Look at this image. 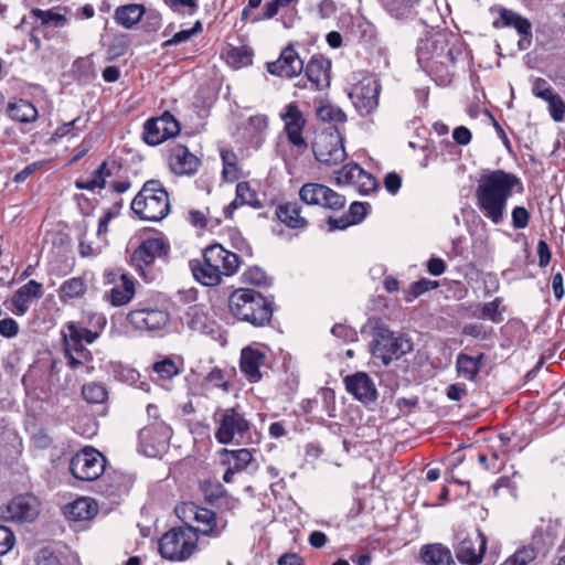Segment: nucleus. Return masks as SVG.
<instances>
[{"label": "nucleus", "mask_w": 565, "mask_h": 565, "mask_svg": "<svg viewBox=\"0 0 565 565\" xmlns=\"http://www.w3.org/2000/svg\"><path fill=\"white\" fill-rule=\"evenodd\" d=\"M518 184L520 179L515 174L501 169L481 174L475 198L482 215L495 225L501 224L507 215L508 199Z\"/></svg>", "instance_id": "1"}, {"label": "nucleus", "mask_w": 565, "mask_h": 565, "mask_svg": "<svg viewBox=\"0 0 565 565\" xmlns=\"http://www.w3.org/2000/svg\"><path fill=\"white\" fill-rule=\"evenodd\" d=\"M228 308L237 320L260 328L271 321L274 297H265L250 288H238L230 295Z\"/></svg>", "instance_id": "2"}, {"label": "nucleus", "mask_w": 565, "mask_h": 565, "mask_svg": "<svg viewBox=\"0 0 565 565\" xmlns=\"http://www.w3.org/2000/svg\"><path fill=\"white\" fill-rule=\"evenodd\" d=\"M213 422L216 425L214 437L221 445L248 444L252 439L254 425L238 404L226 408L217 407Z\"/></svg>", "instance_id": "3"}, {"label": "nucleus", "mask_w": 565, "mask_h": 565, "mask_svg": "<svg viewBox=\"0 0 565 565\" xmlns=\"http://www.w3.org/2000/svg\"><path fill=\"white\" fill-rule=\"evenodd\" d=\"M130 209L142 221L159 222L170 212L168 191L159 180H148L134 198Z\"/></svg>", "instance_id": "4"}, {"label": "nucleus", "mask_w": 565, "mask_h": 565, "mask_svg": "<svg viewBox=\"0 0 565 565\" xmlns=\"http://www.w3.org/2000/svg\"><path fill=\"white\" fill-rule=\"evenodd\" d=\"M465 44L462 40L450 32H438L430 38L422 39L417 45V61L443 62L457 64L463 56Z\"/></svg>", "instance_id": "5"}, {"label": "nucleus", "mask_w": 565, "mask_h": 565, "mask_svg": "<svg viewBox=\"0 0 565 565\" xmlns=\"http://www.w3.org/2000/svg\"><path fill=\"white\" fill-rule=\"evenodd\" d=\"M372 337L371 354L385 366L413 351V342L408 337L396 334L380 320L372 328Z\"/></svg>", "instance_id": "6"}, {"label": "nucleus", "mask_w": 565, "mask_h": 565, "mask_svg": "<svg viewBox=\"0 0 565 565\" xmlns=\"http://www.w3.org/2000/svg\"><path fill=\"white\" fill-rule=\"evenodd\" d=\"M198 548V531L194 526H177L166 532L159 540V554L170 562H184Z\"/></svg>", "instance_id": "7"}, {"label": "nucleus", "mask_w": 565, "mask_h": 565, "mask_svg": "<svg viewBox=\"0 0 565 565\" xmlns=\"http://www.w3.org/2000/svg\"><path fill=\"white\" fill-rule=\"evenodd\" d=\"M312 151L316 160L328 167L339 164L347 158L343 136L335 126L329 127L316 136Z\"/></svg>", "instance_id": "8"}, {"label": "nucleus", "mask_w": 565, "mask_h": 565, "mask_svg": "<svg viewBox=\"0 0 565 565\" xmlns=\"http://www.w3.org/2000/svg\"><path fill=\"white\" fill-rule=\"evenodd\" d=\"M169 253L170 243L166 237H149L143 239L131 254V265L146 280H151L152 275L148 270L157 258L167 260Z\"/></svg>", "instance_id": "9"}, {"label": "nucleus", "mask_w": 565, "mask_h": 565, "mask_svg": "<svg viewBox=\"0 0 565 565\" xmlns=\"http://www.w3.org/2000/svg\"><path fill=\"white\" fill-rule=\"evenodd\" d=\"M106 463L107 460L100 451L86 446L72 457L70 471L78 480L94 481L105 472Z\"/></svg>", "instance_id": "10"}, {"label": "nucleus", "mask_w": 565, "mask_h": 565, "mask_svg": "<svg viewBox=\"0 0 565 565\" xmlns=\"http://www.w3.org/2000/svg\"><path fill=\"white\" fill-rule=\"evenodd\" d=\"M381 89L380 79L372 75L364 76L353 85L349 97L361 116H367L377 108Z\"/></svg>", "instance_id": "11"}, {"label": "nucleus", "mask_w": 565, "mask_h": 565, "mask_svg": "<svg viewBox=\"0 0 565 565\" xmlns=\"http://www.w3.org/2000/svg\"><path fill=\"white\" fill-rule=\"evenodd\" d=\"M181 131L179 120L168 110L159 117H152L145 121L142 140L148 146H158L166 140L178 136Z\"/></svg>", "instance_id": "12"}, {"label": "nucleus", "mask_w": 565, "mask_h": 565, "mask_svg": "<svg viewBox=\"0 0 565 565\" xmlns=\"http://www.w3.org/2000/svg\"><path fill=\"white\" fill-rule=\"evenodd\" d=\"M454 546L457 559L466 565H479L487 550V537L480 529L473 532H460Z\"/></svg>", "instance_id": "13"}, {"label": "nucleus", "mask_w": 565, "mask_h": 565, "mask_svg": "<svg viewBox=\"0 0 565 565\" xmlns=\"http://www.w3.org/2000/svg\"><path fill=\"white\" fill-rule=\"evenodd\" d=\"M299 198L305 204L319 205L332 211H340L347 204L344 195L315 182L305 183L299 190Z\"/></svg>", "instance_id": "14"}, {"label": "nucleus", "mask_w": 565, "mask_h": 565, "mask_svg": "<svg viewBox=\"0 0 565 565\" xmlns=\"http://www.w3.org/2000/svg\"><path fill=\"white\" fill-rule=\"evenodd\" d=\"M172 430L163 422H153L139 430V447L142 454L148 457H158L168 447Z\"/></svg>", "instance_id": "15"}, {"label": "nucleus", "mask_w": 565, "mask_h": 565, "mask_svg": "<svg viewBox=\"0 0 565 565\" xmlns=\"http://www.w3.org/2000/svg\"><path fill=\"white\" fill-rule=\"evenodd\" d=\"M128 322L138 330L154 331L166 327L170 315L166 309L152 307L147 302H139L137 307L127 315Z\"/></svg>", "instance_id": "16"}, {"label": "nucleus", "mask_w": 565, "mask_h": 565, "mask_svg": "<svg viewBox=\"0 0 565 565\" xmlns=\"http://www.w3.org/2000/svg\"><path fill=\"white\" fill-rule=\"evenodd\" d=\"M279 116L284 121V131L288 142L299 150L307 149L308 142L302 136L307 119L298 104L296 102L287 104Z\"/></svg>", "instance_id": "17"}, {"label": "nucleus", "mask_w": 565, "mask_h": 565, "mask_svg": "<svg viewBox=\"0 0 565 565\" xmlns=\"http://www.w3.org/2000/svg\"><path fill=\"white\" fill-rule=\"evenodd\" d=\"M345 390L364 405L376 402L379 392L372 377L365 372H355L343 380Z\"/></svg>", "instance_id": "18"}, {"label": "nucleus", "mask_w": 565, "mask_h": 565, "mask_svg": "<svg viewBox=\"0 0 565 565\" xmlns=\"http://www.w3.org/2000/svg\"><path fill=\"white\" fill-rule=\"evenodd\" d=\"M40 501L31 493L12 498L6 507L8 518L18 523L33 522L40 513Z\"/></svg>", "instance_id": "19"}, {"label": "nucleus", "mask_w": 565, "mask_h": 565, "mask_svg": "<svg viewBox=\"0 0 565 565\" xmlns=\"http://www.w3.org/2000/svg\"><path fill=\"white\" fill-rule=\"evenodd\" d=\"M303 70V61L299 57L292 44H288L275 62L267 63V72L271 75L292 78Z\"/></svg>", "instance_id": "20"}, {"label": "nucleus", "mask_w": 565, "mask_h": 565, "mask_svg": "<svg viewBox=\"0 0 565 565\" xmlns=\"http://www.w3.org/2000/svg\"><path fill=\"white\" fill-rule=\"evenodd\" d=\"M302 71H305V77L310 84V89L322 90L330 86L331 62L328 58L312 56Z\"/></svg>", "instance_id": "21"}, {"label": "nucleus", "mask_w": 565, "mask_h": 565, "mask_svg": "<svg viewBox=\"0 0 565 565\" xmlns=\"http://www.w3.org/2000/svg\"><path fill=\"white\" fill-rule=\"evenodd\" d=\"M169 166L175 174L192 175L201 166V160L188 147L178 143L169 150Z\"/></svg>", "instance_id": "22"}, {"label": "nucleus", "mask_w": 565, "mask_h": 565, "mask_svg": "<svg viewBox=\"0 0 565 565\" xmlns=\"http://www.w3.org/2000/svg\"><path fill=\"white\" fill-rule=\"evenodd\" d=\"M182 322L192 331L214 337L218 333L220 327L210 319L203 305L190 306L182 318Z\"/></svg>", "instance_id": "23"}, {"label": "nucleus", "mask_w": 565, "mask_h": 565, "mask_svg": "<svg viewBox=\"0 0 565 565\" xmlns=\"http://www.w3.org/2000/svg\"><path fill=\"white\" fill-rule=\"evenodd\" d=\"M265 359L264 352L249 345L241 351V372L250 383H257L262 380L259 367L264 364Z\"/></svg>", "instance_id": "24"}, {"label": "nucleus", "mask_w": 565, "mask_h": 565, "mask_svg": "<svg viewBox=\"0 0 565 565\" xmlns=\"http://www.w3.org/2000/svg\"><path fill=\"white\" fill-rule=\"evenodd\" d=\"M422 0H377L380 6L394 19L413 20L418 13Z\"/></svg>", "instance_id": "25"}, {"label": "nucleus", "mask_w": 565, "mask_h": 565, "mask_svg": "<svg viewBox=\"0 0 565 565\" xmlns=\"http://www.w3.org/2000/svg\"><path fill=\"white\" fill-rule=\"evenodd\" d=\"M276 217L291 230H306L309 222L301 216V206L296 202H285L275 210Z\"/></svg>", "instance_id": "26"}, {"label": "nucleus", "mask_w": 565, "mask_h": 565, "mask_svg": "<svg viewBox=\"0 0 565 565\" xmlns=\"http://www.w3.org/2000/svg\"><path fill=\"white\" fill-rule=\"evenodd\" d=\"M494 29L513 28L520 35H529L532 30L531 21L518 12L501 7L499 9V19L492 23Z\"/></svg>", "instance_id": "27"}, {"label": "nucleus", "mask_w": 565, "mask_h": 565, "mask_svg": "<svg viewBox=\"0 0 565 565\" xmlns=\"http://www.w3.org/2000/svg\"><path fill=\"white\" fill-rule=\"evenodd\" d=\"M494 29L513 28L520 35H529L532 30L531 21L518 12L501 7L499 9V19L492 23Z\"/></svg>", "instance_id": "28"}, {"label": "nucleus", "mask_w": 565, "mask_h": 565, "mask_svg": "<svg viewBox=\"0 0 565 565\" xmlns=\"http://www.w3.org/2000/svg\"><path fill=\"white\" fill-rule=\"evenodd\" d=\"M189 268L193 278L203 286L213 287L221 282V271L211 263L203 259H191Z\"/></svg>", "instance_id": "29"}, {"label": "nucleus", "mask_w": 565, "mask_h": 565, "mask_svg": "<svg viewBox=\"0 0 565 565\" xmlns=\"http://www.w3.org/2000/svg\"><path fill=\"white\" fill-rule=\"evenodd\" d=\"M92 319L94 320L95 330H90L85 327L77 326L74 322H70L67 324L70 332L68 340L79 343H93L99 337L100 331L106 327L107 320L103 315H94Z\"/></svg>", "instance_id": "30"}, {"label": "nucleus", "mask_w": 565, "mask_h": 565, "mask_svg": "<svg viewBox=\"0 0 565 565\" xmlns=\"http://www.w3.org/2000/svg\"><path fill=\"white\" fill-rule=\"evenodd\" d=\"M97 512L98 507L95 500L86 497L76 499L64 508V514L71 521L90 520Z\"/></svg>", "instance_id": "31"}, {"label": "nucleus", "mask_w": 565, "mask_h": 565, "mask_svg": "<svg viewBox=\"0 0 565 565\" xmlns=\"http://www.w3.org/2000/svg\"><path fill=\"white\" fill-rule=\"evenodd\" d=\"M418 64L437 85L447 86L452 83L456 73V64H447L431 60H427V62H418Z\"/></svg>", "instance_id": "32"}, {"label": "nucleus", "mask_w": 565, "mask_h": 565, "mask_svg": "<svg viewBox=\"0 0 565 565\" xmlns=\"http://www.w3.org/2000/svg\"><path fill=\"white\" fill-rule=\"evenodd\" d=\"M145 13L146 7L141 3L122 4L115 9L114 21L125 29H132L141 22Z\"/></svg>", "instance_id": "33"}, {"label": "nucleus", "mask_w": 565, "mask_h": 565, "mask_svg": "<svg viewBox=\"0 0 565 565\" xmlns=\"http://www.w3.org/2000/svg\"><path fill=\"white\" fill-rule=\"evenodd\" d=\"M193 522L199 523L201 526L194 527L200 534L204 536L218 537L225 529L223 525L217 524L216 513L207 508L199 507L198 513Z\"/></svg>", "instance_id": "34"}, {"label": "nucleus", "mask_w": 565, "mask_h": 565, "mask_svg": "<svg viewBox=\"0 0 565 565\" xmlns=\"http://www.w3.org/2000/svg\"><path fill=\"white\" fill-rule=\"evenodd\" d=\"M135 477L120 470H114L105 478L106 492L109 497H121L132 488Z\"/></svg>", "instance_id": "35"}, {"label": "nucleus", "mask_w": 565, "mask_h": 565, "mask_svg": "<svg viewBox=\"0 0 565 565\" xmlns=\"http://www.w3.org/2000/svg\"><path fill=\"white\" fill-rule=\"evenodd\" d=\"M120 285H116L106 294V298L115 307L128 303L135 296V279L128 274H120Z\"/></svg>", "instance_id": "36"}, {"label": "nucleus", "mask_w": 565, "mask_h": 565, "mask_svg": "<svg viewBox=\"0 0 565 565\" xmlns=\"http://www.w3.org/2000/svg\"><path fill=\"white\" fill-rule=\"evenodd\" d=\"M420 557L426 565H456L450 550L440 543L424 545Z\"/></svg>", "instance_id": "37"}, {"label": "nucleus", "mask_w": 565, "mask_h": 565, "mask_svg": "<svg viewBox=\"0 0 565 565\" xmlns=\"http://www.w3.org/2000/svg\"><path fill=\"white\" fill-rule=\"evenodd\" d=\"M183 367V359L178 355L164 356L152 364V371L158 380H171L179 375Z\"/></svg>", "instance_id": "38"}, {"label": "nucleus", "mask_w": 565, "mask_h": 565, "mask_svg": "<svg viewBox=\"0 0 565 565\" xmlns=\"http://www.w3.org/2000/svg\"><path fill=\"white\" fill-rule=\"evenodd\" d=\"M8 115L11 119L22 124L33 122L39 117L36 107L31 102L22 98L9 103Z\"/></svg>", "instance_id": "39"}, {"label": "nucleus", "mask_w": 565, "mask_h": 565, "mask_svg": "<svg viewBox=\"0 0 565 565\" xmlns=\"http://www.w3.org/2000/svg\"><path fill=\"white\" fill-rule=\"evenodd\" d=\"M131 46V35L128 33H117L113 36L110 43L107 46L106 60L114 62L117 58L124 56Z\"/></svg>", "instance_id": "40"}, {"label": "nucleus", "mask_w": 565, "mask_h": 565, "mask_svg": "<svg viewBox=\"0 0 565 565\" xmlns=\"http://www.w3.org/2000/svg\"><path fill=\"white\" fill-rule=\"evenodd\" d=\"M456 372L459 377L476 382L480 371L471 355L459 352L456 356Z\"/></svg>", "instance_id": "41"}, {"label": "nucleus", "mask_w": 565, "mask_h": 565, "mask_svg": "<svg viewBox=\"0 0 565 565\" xmlns=\"http://www.w3.org/2000/svg\"><path fill=\"white\" fill-rule=\"evenodd\" d=\"M85 280L81 277H73L65 280L58 289V298L62 302H66L70 299L79 298L86 292Z\"/></svg>", "instance_id": "42"}, {"label": "nucleus", "mask_w": 565, "mask_h": 565, "mask_svg": "<svg viewBox=\"0 0 565 565\" xmlns=\"http://www.w3.org/2000/svg\"><path fill=\"white\" fill-rule=\"evenodd\" d=\"M221 159L223 164L222 175L226 182H235L241 178L237 166V156L233 150H222Z\"/></svg>", "instance_id": "43"}, {"label": "nucleus", "mask_w": 565, "mask_h": 565, "mask_svg": "<svg viewBox=\"0 0 565 565\" xmlns=\"http://www.w3.org/2000/svg\"><path fill=\"white\" fill-rule=\"evenodd\" d=\"M82 396L89 404H103L108 399V391L103 383L89 382L83 385Z\"/></svg>", "instance_id": "44"}, {"label": "nucleus", "mask_w": 565, "mask_h": 565, "mask_svg": "<svg viewBox=\"0 0 565 565\" xmlns=\"http://www.w3.org/2000/svg\"><path fill=\"white\" fill-rule=\"evenodd\" d=\"M316 116L323 122L344 124L347 121V114L338 106L329 103L321 104L316 109Z\"/></svg>", "instance_id": "45"}, {"label": "nucleus", "mask_w": 565, "mask_h": 565, "mask_svg": "<svg viewBox=\"0 0 565 565\" xmlns=\"http://www.w3.org/2000/svg\"><path fill=\"white\" fill-rule=\"evenodd\" d=\"M73 73L77 82L89 83L96 77L93 60L90 57H78L73 64Z\"/></svg>", "instance_id": "46"}, {"label": "nucleus", "mask_w": 565, "mask_h": 565, "mask_svg": "<svg viewBox=\"0 0 565 565\" xmlns=\"http://www.w3.org/2000/svg\"><path fill=\"white\" fill-rule=\"evenodd\" d=\"M87 121V119L78 116L68 122H64L55 129L52 139L56 141L67 136L75 137L86 128Z\"/></svg>", "instance_id": "47"}, {"label": "nucleus", "mask_w": 565, "mask_h": 565, "mask_svg": "<svg viewBox=\"0 0 565 565\" xmlns=\"http://www.w3.org/2000/svg\"><path fill=\"white\" fill-rule=\"evenodd\" d=\"M242 279L244 284L256 287H270L273 282V279L267 276L266 271L258 266L246 269L242 275Z\"/></svg>", "instance_id": "48"}, {"label": "nucleus", "mask_w": 565, "mask_h": 565, "mask_svg": "<svg viewBox=\"0 0 565 565\" xmlns=\"http://www.w3.org/2000/svg\"><path fill=\"white\" fill-rule=\"evenodd\" d=\"M502 303V298L497 297L492 301L480 305V312L475 313L476 317L484 320H490L493 323L503 321L502 312L499 310Z\"/></svg>", "instance_id": "49"}, {"label": "nucleus", "mask_w": 565, "mask_h": 565, "mask_svg": "<svg viewBox=\"0 0 565 565\" xmlns=\"http://www.w3.org/2000/svg\"><path fill=\"white\" fill-rule=\"evenodd\" d=\"M337 174L338 185H349L351 183H355L360 175H364V169H362L358 163L351 162L344 164Z\"/></svg>", "instance_id": "50"}, {"label": "nucleus", "mask_w": 565, "mask_h": 565, "mask_svg": "<svg viewBox=\"0 0 565 565\" xmlns=\"http://www.w3.org/2000/svg\"><path fill=\"white\" fill-rule=\"evenodd\" d=\"M33 17L41 21L43 25H52L54 28H63L67 24L65 15L54 12L53 10L33 9Z\"/></svg>", "instance_id": "51"}, {"label": "nucleus", "mask_w": 565, "mask_h": 565, "mask_svg": "<svg viewBox=\"0 0 565 565\" xmlns=\"http://www.w3.org/2000/svg\"><path fill=\"white\" fill-rule=\"evenodd\" d=\"M438 286V281L430 280L427 278H422L417 281H414L405 294V301L412 302L414 299L418 298L419 296L429 290L436 289Z\"/></svg>", "instance_id": "52"}, {"label": "nucleus", "mask_w": 565, "mask_h": 565, "mask_svg": "<svg viewBox=\"0 0 565 565\" xmlns=\"http://www.w3.org/2000/svg\"><path fill=\"white\" fill-rule=\"evenodd\" d=\"M236 198L239 200V204L250 205L259 207V202L256 198V192L250 189V185L246 181L238 182L236 185Z\"/></svg>", "instance_id": "53"}, {"label": "nucleus", "mask_w": 565, "mask_h": 565, "mask_svg": "<svg viewBox=\"0 0 565 565\" xmlns=\"http://www.w3.org/2000/svg\"><path fill=\"white\" fill-rule=\"evenodd\" d=\"M202 32V23L201 21H196L193 26L189 30H181L177 32L171 39L164 41L162 43V47H170L183 42L189 41L193 35H196Z\"/></svg>", "instance_id": "54"}, {"label": "nucleus", "mask_w": 565, "mask_h": 565, "mask_svg": "<svg viewBox=\"0 0 565 565\" xmlns=\"http://www.w3.org/2000/svg\"><path fill=\"white\" fill-rule=\"evenodd\" d=\"M199 507L200 505L194 502H182L175 505L174 512L177 516L184 523V526H192L191 522H193L196 518L195 515L198 513Z\"/></svg>", "instance_id": "55"}, {"label": "nucleus", "mask_w": 565, "mask_h": 565, "mask_svg": "<svg viewBox=\"0 0 565 565\" xmlns=\"http://www.w3.org/2000/svg\"><path fill=\"white\" fill-rule=\"evenodd\" d=\"M224 452L231 455L233 462H230L234 469L241 471L245 469L252 461L253 455L249 449L241 448L236 450L224 449Z\"/></svg>", "instance_id": "56"}, {"label": "nucleus", "mask_w": 565, "mask_h": 565, "mask_svg": "<svg viewBox=\"0 0 565 565\" xmlns=\"http://www.w3.org/2000/svg\"><path fill=\"white\" fill-rule=\"evenodd\" d=\"M227 62L235 66L241 67L252 63V54L246 47H231L227 51Z\"/></svg>", "instance_id": "57"}, {"label": "nucleus", "mask_w": 565, "mask_h": 565, "mask_svg": "<svg viewBox=\"0 0 565 565\" xmlns=\"http://www.w3.org/2000/svg\"><path fill=\"white\" fill-rule=\"evenodd\" d=\"M141 23L146 33H154L161 28V13L158 10L146 8V13L143 14Z\"/></svg>", "instance_id": "58"}, {"label": "nucleus", "mask_w": 565, "mask_h": 565, "mask_svg": "<svg viewBox=\"0 0 565 565\" xmlns=\"http://www.w3.org/2000/svg\"><path fill=\"white\" fill-rule=\"evenodd\" d=\"M545 102L548 104L551 118L556 122L563 121L565 117V102L562 97L555 93Z\"/></svg>", "instance_id": "59"}, {"label": "nucleus", "mask_w": 565, "mask_h": 565, "mask_svg": "<svg viewBox=\"0 0 565 565\" xmlns=\"http://www.w3.org/2000/svg\"><path fill=\"white\" fill-rule=\"evenodd\" d=\"M531 547H543L542 554L540 556H545L550 548L553 546V535L550 532H544L543 530H535L532 535V541L530 543Z\"/></svg>", "instance_id": "60"}, {"label": "nucleus", "mask_w": 565, "mask_h": 565, "mask_svg": "<svg viewBox=\"0 0 565 565\" xmlns=\"http://www.w3.org/2000/svg\"><path fill=\"white\" fill-rule=\"evenodd\" d=\"M206 383L212 384L214 387L222 388L224 392H228L232 384L225 380V373L222 369L213 367L204 377Z\"/></svg>", "instance_id": "61"}, {"label": "nucleus", "mask_w": 565, "mask_h": 565, "mask_svg": "<svg viewBox=\"0 0 565 565\" xmlns=\"http://www.w3.org/2000/svg\"><path fill=\"white\" fill-rule=\"evenodd\" d=\"M224 257L222 264L220 265L221 276H232L234 275L239 267V257L230 250H224Z\"/></svg>", "instance_id": "62"}, {"label": "nucleus", "mask_w": 565, "mask_h": 565, "mask_svg": "<svg viewBox=\"0 0 565 565\" xmlns=\"http://www.w3.org/2000/svg\"><path fill=\"white\" fill-rule=\"evenodd\" d=\"M367 209H370L369 203L355 201L351 203L348 213H345L347 217L353 222V225L360 224L365 216L367 215Z\"/></svg>", "instance_id": "63"}, {"label": "nucleus", "mask_w": 565, "mask_h": 565, "mask_svg": "<svg viewBox=\"0 0 565 565\" xmlns=\"http://www.w3.org/2000/svg\"><path fill=\"white\" fill-rule=\"evenodd\" d=\"M224 250L225 248L220 244L210 245L203 250V258L213 266H216V269L221 271L222 269H220V265L225 256Z\"/></svg>", "instance_id": "64"}]
</instances>
